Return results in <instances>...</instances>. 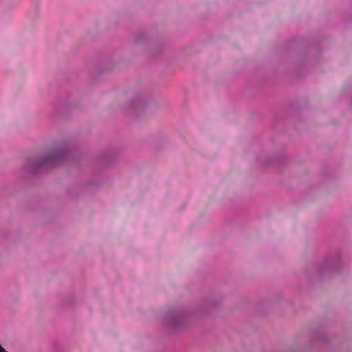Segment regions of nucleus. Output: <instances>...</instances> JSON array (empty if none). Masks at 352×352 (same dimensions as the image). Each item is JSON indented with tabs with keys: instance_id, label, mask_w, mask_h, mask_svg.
Here are the masks:
<instances>
[{
	"instance_id": "1",
	"label": "nucleus",
	"mask_w": 352,
	"mask_h": 352,
	"mask_svg": "<svg viewBox=\"0 0 352 352\" xmlns=\"http://www.w3.org/2000/svg\"><path fill=\"white\" fill-rule=\"evenodd\" d=\"M63 152L59 149L54 150L48 153L44 158L40 160L36 164V168H52L59 160Z\"/></svg>"
},
{
	"instance_id": "2",
	"label": "nucleus",
	"mask_w": 352,
	"mask_h": 352,
	"mask_svg": "<svg viewBox=\"0 0 352 352\" xmlns=\"http://www.w3.org/2000/svg\"><path fill=\"white\" fill-rule=\"evenodd\" d=\"M0 352H6V350L1 345H0Z\"/></svg>"
}]
</instances>
